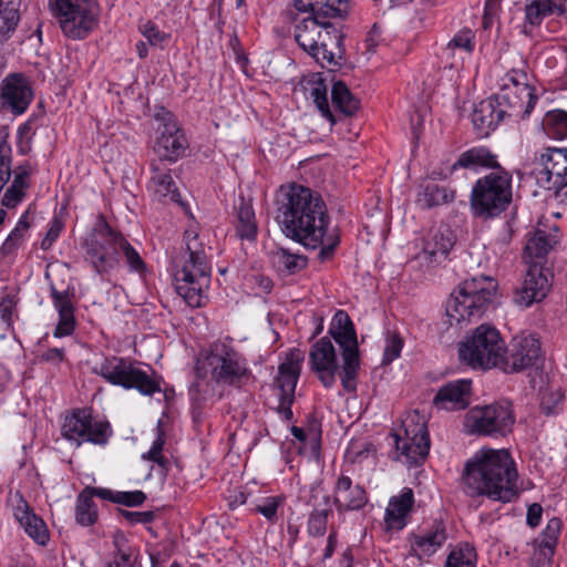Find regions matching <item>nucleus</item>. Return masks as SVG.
<instances>
[{
	"mask_svg": "<svg viewBox=\"0 0 567 567\" xmlns=\"http://www.w3.org/2000/svg\"><path fill=\"white\" fill-rule=\"evenodd\" d=\"M332 503L338 515H344L363 509L369 503V495L362 485L353 483L350 476L341 473L333 485Z\"/></svg>",
	"mask_w": 567,
	"mask_h": 567,
	"instance_id": "nucleus-21",
	"label": "nucleus"
},
{
	"mask_svg": "<svg viewBox=\"0 0 567 567\" xmlns=\"http://www.w3.org/2000/svg\"><path fill=\"white\" fill-rule=\"evenodd\" d=\"M285 499L282 495L261 497L255 505V512L264 516L270 524H275L278 522V509L284 506Z\"/></svg>",
	"mask_w": 567,
	"mask_h": 567,
	"instance_id": "nucleus-51",
	"label": "nucleus"
},
{
	"mask_svg": "<svg viewBox=\"0 0 567 567\" xmlns=\"http://www.w3.org/2000/svg\"><path fill=\"white\" fill-rule=\"evenodd\" d=\"M517 481L516 464L508 450L482 447L464 463L460 487L468 498L507 504L519 495Z\"/></svg>",
	"mask_w": 567,
	"mask_h": 567,
	"instance_id": "nucleus-2",
	"label": "nucleus"
},
{
	"mask_svg": "<svg viewBox=\"0 0 567 567\" xmlns=\"http://www.w3.org/2000/svg\"><path fill=\"white\" fill-rule=\"evenodd\" d=\"M122 515L131 524H146V523H151L154 519V513L151 511H147V512L123 511Z\"/></svg>",
	"mask_w": 567,
	"mask_h": 567,
	"instance_id": "nucleus-60",
	"label": "nucleus"
},
{
	"mask_svg": "<svg viewBox=\"0 0 567 567\" xmlns=\"http://www.w3.org/2000/svg\"><path fill=\"white\" fill-rule=\"evenodd\" d=\"M454 199V192L434 182H423L417 189L415 204L421 209H430Z\"/></svg>",
	"mask_w": 567,
	"mask_h": 567,
	"instance_id": "nucleus-42",
	"label": "nucleus"
},
{
	"mask_svg": "<svg viewBox=\"0 0 567 567\" xmlns=\"http://www.w3.org/2000/svg\"><path fill=\"white\" fill-rule=\"evenodd\" d=\"M50 297L59 316L53 336L55 338L71 336L76 327V320L74 316L75 309L72 301L73 295L68 290L59 291L54 286H51Z\"/></svg>",
	"mask_w": 567,
	"mask_h": 567,
	"instance_id": "nucleus-32",
	"label": "nucleus"
},
{
	"mask_svg": "<svg viewBox=\"0 0 567 567\" xmlns=\"http://www.w3.org/2000/svg\"><path fill=\"white\" fill-rule=\"evenodd\" d=\"M20 21L19 4L16 0H0V43L9 40Z\"/></svg>",
	"mask_w": 567,
	"mask_h": 567,
	"instance_id": "nucleus-44",
	"label": "nucleus"
},
{
	"mask_svg": "<svg viewBox=\"0 0 567 567\" xmlns=\"http://www.w3.org/2000/svg\"><path fill=\"white\" fill-rule=\"evenodd\" d=\"M303 359L305 355L299 349L290 350L284 362L279 364L278 375L272 384V391L278 400L275 410L285 421L293 419L291 406L295 402L296 386L300 378Z\"/></svg>",
	"mask_w": 567,
	"mask_h": 567,
	"instance_id": "nucleus-16",
	"label": "nucleus"
},
{
	"mask_svg": "<svg viewBox=\"0 0 567 567\" xmlns=\"http://www.w3.org/2000/svg\"><path fill=\"white\" fill-rule=\"evenodd\" d=\"M55 10L63 34L72 40L87 38L99 24L96 0H55Z\"/></svg>",
	"mask_w": 567,
	"mask_h": 567,
	"instance_id": "nucleus-12",
	"label": "nucleus"
},
{
	"mask_svg": "<svg viewBox=\"0 0 567 567\" xmlns=\"http://www.w3.org/2000/svg\"><path fill=\"white\" fill-rule=\"evenodd\" d=\"M40 360L58 367L65 360V351L63 348H49L41 353Z\"/></svg>",
	"mask_w": 567,
	"mask_h": 567,
	"instance_id": "nucleus-59",
	"label": "nucleus"
},
{
	"mask_svg": "<svg viewBox=\"0 0 567 567\" xmlns=\"http://www.w3.org/2000/svg\"><path fill=\"white\" fill-rule=\"evenodd\" d=\"M16 307V301L12 296L6 295L0 298V319L6 327V330H13L12 313Z\"/></svg>",
	"mask_w": 567,
	"mask_h": 567,
	"instance_id": "nucleus-56",
	"label": "nucleus"
},
{
	"mask_svg": "<svg viewBox=\"0 0 567 567\" xmlns=\"http://www.w3.org/2000/svg\"><path fill=\"white\" fill-rule=\"evenodd\" d=\"M542 126L545 134L554 140L567 138V112L555 109L546 112Z\"/></svg>",
	"mask_w": 567,
	"mask_h": 567,
	"instance_id": "nucleus-46",
	"label": "nucleus"
},
{
	"mask_svg": "<svg viewBox=\"0 0 567 567\" xmlns=\"http://www.w3.org/2000/svg\"><path fill=\"white\" fill-rule=\"evenodd\" d=\"M120 238H122V233L102 220L86 240L85 259L100 276L109 274L117 266L120 255L117 241Z\"/></svg>",
	"mask_w": 567,
	"mask_h": 567,
	"instance_id": "nucleus-15",
	"label": "nucleus"
},
{
	"mask_svg": "<svg viewBox=\"0 0 567 567\" xmlns=\"http://www.w3.org/2000/svg\"><path fill=\"white\" fill-rule=\"evenodd\" d=\"M458 353L470 367L486 370L504 362L507 348L499 331L483 323L461 342Z\"/></svg>",
	"mask_w": 567,
	"mask_h": 567,
	"instance_id": "nucleus-9",
	"label": "nucleus"
},
{
	"mask_svg": "<svg viewBox=\"0 0 567 567\" xmlns=\"http://www.w3.org/2000/svg\"><path fill=\"white\" fill-rule=\"evenodd\" d=\"M543 168L537 173V183L555 189L567 178V148L548 147L539 157Z\"/></svg>",
	"mask_w": 567,
	"mask_h": 567,
	"instance_id": "nucleus-26",
	"label": "nucleus"
},
{
	"mask_svg": "<svg viewBox=\"0 0 567 567\" xmlns=\"http://www.w3.org/2000/svg\"><path fill=\"white\" fill-rule=\"evenodd\" d=\"M561 526L563 523L557 517L548 520L545 529L532 544L533 554L530 556L529 567H551Z\"/></svg>",
	"mask_w": 567,
	"mask_h": 567,
	"instance_id": "nucleus-28",
	"label": "nucleus"
},
{
	"mask_svg": "<svg viewBox=\"0 0 567 567\" xmlns=\"http://www.w3.org/2000/svg\"><path fill=\"white\" fill-rule=\"evenodd\" d=\"M341 17L305 16L293 18V38L298 45L322 68L333 70L343 58V34L333 24Z\"/></svg>",
	"mask_w": 567,
	"mask_h": 567,
	"instance_id": "nucleus-4",
	"label": "nucleus"
},
{
	"mask_svg": "<svg viewBox=\"0 0 567 567\" xmlns=\"http://www.w3.org/2000/svg\"><path fill=\"white\" fill-rule=\"evenodd\" d=\"M234 208L236 215L235 228L237 236L241 240H256L258 226L251 200L239 197Z\"/></svg>",
	"mask_w": 567,
	"mask_h": 567,
	"instance_id": "nucleus-41",
	"label": "nucleus"
},
{
	"mask_svg": "<svg viewBox=\"0 0 567 567\" xmlns=\"http://www.w3.org/2000/svg\"><path fill=\"white\" fill-rule=\"evenodd\" d=\"M403 339L396 332H388L383 350L382 364H390L401 354Z\"/></svg>",
	"mask_w": 567,
	"mask_h": 567,
	"instance_id": "nucleus-55",
	"label": "nucleus"
},
{
	"mask_svg": "<svg viewBox=\"0 0 567 567\" xmlns=\"http://www.w3.org/2000/svg\"><path fill=\"white\" fill-rule=\"evenodd\" d=\"M392 460L412 466L422 464L427 457L431 447L430 435L424 416L417 411L405 415L401 427L392 433Z\"/></svg>",
	"mask_w": 567,
	"mask_h": 567,
	"instance_id": "nucleus-10",
	"label": "nucleus"
},
{
	"mask_svg": "<svg viewBox=\"0 0 567 567\" xmlns=\"http://www.w3.org/2000/svg\"><path fill=\"white\" fill-rule=\"evenodd\" d=\"M329 333L342 350V370L340 379L343 389L351 393L357 389V375L360 367L357 333L353 323L343 310L332 317Z\"/></svg>",
	"mask_w": 567,
	"mask_h": 567,
	"instance_id": "nucleus-11",
	"label": "nucleus"
},
{
	"mask_svg": "<svg viewBox=\"0 0 567 567\" xmlns=\"http://www.w3.org/2000/svg\"><path fill=\"white\" fill-rule=\"evenodd\" d=\"M549 288L547 271L538 261H534L529 265L522 286L516 290L515 302L520 307H530L535 302H540Z\"/></svg>",
	"mask_w": 567,
	"mask_h": 567,
	"instance_id": "nucleus-24",
	"label": "nucleus"
},
{
	"mask_svg": "<svg viewBox=\"0 0 567 567\" xmlns=\"http://www.w3.org/2000/svg\"><path fill=\"white\" fill-rule=\"evenodd\" d=\"M172 265L176 292L189 307H202L210 285L212 264L207 247L195 229L185 230L183 246Z\"/></svg>",
	"mask_w": 567,
	"mask_h": 567,
	"instance_id": "nucleus-3",
	"label": "nucleus"
},
{
	"mask_svg": "<svg viewBox=\"0 0 567 567\" xmlns=\"http://www.w3.org/2000/svg\"><path fill=\"white\" fill-rule=\"evenodd\" d=\"M337 543H338V532L334 527H331L330 533L327 538V545L323 550V559L324 560L332 557V555L336 550V547H337Z\"/></svg>",
	"mask_w": 567,
	"mask_h": 567,
	"instance_id": "nucleus-63",
	"label": "nucleus"
},
{
	"mask_svg": "<svg viewBox=\"0 0 567 567\" xmlns=\"http://www.w3.org/2000/svg\"><path fill=\"white\" fill-rule=\"evenodd\" d=\"M380 34V28L374 24L365 39L369 51H374L378 47Z\"/></svg>",
	"mask_w": 567,
	"mask_h": 567,
	"instance_id": "nucleus-64",
	"label": "nucleus"
},
{
	"mask_svg": "<svg viewBox=\"0 0 567 567\" xmlns=\"http://www.w3.org/2000/svg\"><path fill=\"white\" fill-rule=\"evenodd\" d=\"M499 163L497 161V155L494 154L486 146H473L464 152H462L453 163L451 169L456 171L458 168L471 169L477 172L480 169H496L499 167Z\"/></svg>",
	"mask_w": 567,
	"mask_h": 567,
	"instance_id": "nucleus-38",
	"label": "nucleus"
},
{
	"mask_svg": "<svg viewBox=\"0 0 567 567\" xmlns=\"http://www.w3.org/2000/svg\"><path fill=\"white\" fill-rule=\"evenodd\" d=\"M138 31L147 40L150 45L163 47L171 35L162 30L151 20L140 23Z\"/></svg>",
	"mask_w": 567,
	"mask_h": 567,
	"instance_id": "nucleus-54",
	"label": "nucleus"
},
{
	"mask_svg": "<svg viewBox=\"0 0 567 567\" xmlns=\"http://www.w3.org/2000/svg\"><path fill=\"white\" fill-rule=\"evenodd\" d=\"M543 353L540 342L534 334H522L513 338L508 355L505 354V370L518 372L528 368L537 367L542 361Z\"/></svg>",
	"mask_w": 567,
	"mask_h": 567,
	"instance_id": "nucleus-20",
	"label": "nucleus"
},
{
	"mask_svg": "<svg viewBox=\"0 0 567 567\" xmlns=\"http://www.w3.org/2000/svg\"><path fill=\"white\" fill-rule=\"evenodd\" d=\"M559 241V228L556 224H548L547 218H542L534 231L528 235L524 256L529 265L542 260Z\"/></svg>",
	"mask_w": 567,
	"mask_h": 567,
	"instance_id": "nucleus-23",
	"label": "nucleus"
},
{
	"mask_svg": "<svg viewBox=\"0 0 567 567\" xmlns=\"http://www.w3.org/2000/svg\"><path fill=\"white\" fill-rule=\"evenodd\" d=\"M156 430V439L153 441L151 449L142 455V458L146 461H152L159 465L161 467H166L168 462L167 458L162 454L163 447L166 442V435L164 430L159 425L157 426Z\"/></svg>",
	"mask_w": 567,
	"mask_h": 567,
	"instance_id": "nucleus-53",
	"label": "nucleus"
},
{
	"mask_svg": "<svg viewBox=\"0 0 567 567\" xmlns=\"http://www.w3.org/2000/svg\"><path fill=\"white\" fill-rule=\"evenodd\" d=\"M120 246V252L123 255L130 271L136 272L140 276L145 275L146 264L141 257L140 252L128 243V240L122 234V238L117 241Z\"/></svg>",
	"mask_w": 567,
	"mask_h": 567,
	"instance_id": "nucleus-52",
	"label": "nucleus"
},
{
	"mask_svg": "<svg viewBox=\"0 0 567 567\" xmlns=\"http://www.w3.org/2000/svg\"><path fill=\"white\" fill-rule=\"evenodd\" d=\"M112 434L111 424L107 421L94 420L87 409H74L64 416L61 425V435L76 446L84 442L105 445Z\"/></svg>",
	"mask_w": 567,
	"mask_h": 567,
	"instance_id": "nucleus-14",
	"label": "nucleus"
},
{
	"mask_svg": "<svg viewBox=\"0 0 567 567\" xmlns=\"http://www.w3.org/2000/svg\"><path fill=\"white\" fill-rule=\"evenodd\" d=\"M156 118L161 121V124L157 128L158 136L154 146L158 156V159L155 161L175 163L185 155L188 141L171 112L164 111L162 114H157Z\"/></svg>",
	"mask_w": 567,
	"mask_h": 567,
	"instance_id": "nucleus-18",
	"label": "nucleus"
},
{
	"mask_svg": "<svg viewBox=\"0 0 567 567\" xmlns=\"http://www.w3.org/2000/svg\"><path fill=\"white\" fill-rule=\"evenodd\" d=\"M311 369L318 374L324 388L330 389L336 383L339 363L333 343L328 337L316 341L309 352Z\"/></svg>",
	"mask_w": 567,
	"mask_h": 567,
	"instance_id": "nucleus-22",
	"label": "nucleus"
},
{
	"mask_svg": "<svg viewBox=\"0 0 567 567\" xmlns=\"http://www.w3.org/2000/svg\"><path fill=\"white\" fill-rule=\"evenodd\" d=\"M565 13L566 6L563 0H529L524 7L522 32L532 37L547 17L564 16Z\"/></svg>",
	"mask_w": 567,
	"mask_h": 567,
	"instance_id": "nucleus-30",
	"label": "nucleus"
},
{
	"mask_svg": "<svg viewBox=\"0 0 567 567\" xmlns=\"http://www.w3.org/2000/svg\"><path fill=\"white\" fill-rule=\"evenodd\" d=\"M116 546H118L116 544ZM135 558L130 547H117L113 558L104 567H132Z\"/></svg>",
	"mask_w": 567,
	"mask_h": 567,
	"instance_id": "nucleus-58",
	"label": "nucleus"
},
{
	"mask_svg": "<svg viewBox=\"0 0 567 567\" xmlns=\"http://www.w3.org/2000/svg\"><path fill=\"white\" fill-rule=\"evenodd\" d=\"M472 380L457 379L442 385L433 398L437 410L460 411L471 403Z\"/></svg>",
	"mask_w": 567,
	"mask_h": 567,
	"instance_id": "nucleus-27",
	"label": "nucleus"
},
{
	"mask_svg": "<svg viewBox=\"0 0 567 567\" xmlns=\"http://www.w3.org/2000/svg\"><path fill=\"white\" fill-rule=\"evenodd\" d=\"M274 259L280 270L288 274H296L307 266V258L300 254L290 252L288 249L279 248L274 252Z\"/></svg>",
	"mask_w": 567,
	"mask_h": 567,
	"instance_id": "nucleus-49",
	"label": "nucleus"
},
{
	"mask_svg": "<svg viewBox=\"0 0 567 567\" xmlns=\"http://www.w3.org/2000/svg\"><path fill=\"white\" fill-rule=\"evenodd\" d=\"M476 551L468 543L460 544L447 556L445 567H475Z\"/></svg>",
	"mask_w": 567,
	"mask_h": 567,
	"instance_id": "nucleus-50",
	"label": "nucleus"
},
{
	"mask_svg": "<svg viewBox=\"0 0 567 567\" xmlns=\"http://www.w3.org/2000/svg\"><path fill=\"white\" fill-rule=\"evenodd\" d=\"M62 229L63 223L56 217L52 218L49 223V229L41 241V248L43 250H49L59 238Z\"/></svg>",
	"mask_w": 567,
	"mask_h": 567,
	"instance_id": "nucleus-57",
	"label": "nucleus"
},
{
	"mask_svg": "<svg viewBox=\"0 0 567 567\" xmlns=\"http://www.w3.org/2000/svg\"><path fill=\"white\" fill-rule=\"evenodd\" d=\"M300 16L346 17L350 10L348 0H292Z\"/></svg>",
	"mask_w": 567,
	"mask_h": 567,
	"instance_id": "nucleus-37",
	"label": "nucleus"
},
{
	"mask_svg": "<svg viewBox=\"0 0 567 567\" xmlns=\"http://www.w3.org/2000/svg\"><path fill=\"white\" fill-rule=\"evenodd\" d=\"M276 220L282 233L308 249H320V261L330 259L340 236L330 229V216L322 197L300 184L280 186L276 197Z\"/></svg>",
	"mask_w": 567,
	"mask_h": 567,
	"instance_id": "nucleus-1",
	"label": "nucleus"
},
{
	"mask_svg": "<svg viewBox=\"0 0 567 567\" xmlns=\"http://www.w3.org/2000/svg\"><path fill=\"white\" fill-rule=\"evenodd\" d=\"M0 99L3 107L20 115L28 110L33 100V92L22 74H10L1 84Z\"/></svg>",
	"mask_w": 567,
	"mask_h": 567,
	"instance_id": "nucleus-25",
	"label": "nucleus"
},
{
	"mask_svg": "<svg viewBox=\"0 0 567 567\" xmlns=\"http://www.w3.org/2000/svg\"><path fill=\"white\" fill-rule=\"evenodd\" d=\"M475 50V32L470 28L458 30L442 51L443 56L451 60L453 68L471 56Z\"/></svg>",
	"mask_w": 567,
	"mask_h": 567,
	"instance_id": "nucleus-40",
	"label": "nucleus"
},
{
	"mask_svg": "<svg viewBox=\"0 0 567 567\" xmlns=\"http://www.w3.org/2000/svg\"><path fill=\"white\" fill-rule=\"evenodd\" d=\"M414 493L410 487H403L398 495L390 497L384 513V524L388 529H403L414 505Z\"/></svg>",
	"mask_w": 567,
	"mask_h": 567,
	"instance_id": "nucleus-34",
	"label": "nucleus"
},
{
	"mask_svg": "<svg viewBox=\"0 0 567 567\" xmlns=\"http://www.w3.org/2000/svg\"><path fill=\"white\" fill-rule=\"evenodd\" d=\"M332 105L343 115L351 116L359 110V100L353 96L348 86L339 81L331 89Z\"/></svg>",
	"mask_w": 567,
	"mask_h": 567,
	"instance_id": "nucleus-45",
	"label": "nucleus"
},
{
	"mask_svg": "<svg viewBox=\"0 0 567 567\" xmlns=\"http://www.w3.org/2000/svg\"><path fill=\"white\" fill-rule=\"evenodd\" d=\"M542 515L543 508L539 504L534 503L530 506H528L526 517L528 526H530L532 528L537 527L540 524Z\"/></svg>",
	"mask_w": 567,
	"mask_h": 567,
	"instance_id": "nucleus-62",
	"label": "nucleus"
},
{
	"mask_svg": "<svg viewBox=\"0 0 567 567\" xmlns=\"http://www.w3.org/2000/svg\"><path fill=\"white\" fill-rule=\"evenodd\" d=\"M522 117L529 116L537 103L535 87L529 84L528 74L524 70L512 69L499 80V91L494 94Z\"/></svg>",
	"mask_w": 567,
	"mask_h": 567,
	"instance_id": "nucleus-17",
	"label": "nucleus"
},
{
	"mask_svg": "<svg viewBox=\"0 0 567 567\" xmlns=\"http://www.w3.org/2000/svg\"><path fill=\"white\" fill-rule=\"evenodd\" d=\"M496 288L495 280L489 277L466 279L458 284L446 302L450 323L460 324L481 318L491 303Z\"/></svg>",
	"mask_w": 567,
	"mask_h": 567,
	"instance_id": "nucleus-6",
	"label": "nucleus"
},
{
	"mask_svg": "<svg viewBox=\"0 0 567 567\" xmlns=\"http://www.w3.org/2000/svg\"><path fill=\"white\" fill-rule=\"evenodd\" d=\"M100 489L102 487L87 486L78 495L74 516L79 525L89 527L97 522L99 512L93 498L99 497L97 491Z\"/></svg>",
	"mask_w": 567,
	"mask_h": 567,
	"instance_id": "nucleus-43",
	"label": "nucleus"
},
{
	"mask_svg": "<svg viewBox=\"0 0 567 567\" xmlns=\"http://www.w3.org/2000/svg\"><path fill=\"white\" fill-rule=\"evenodd\" d=\"M22 239L23 238L21 236H17L16 233L11 231L9 234V236L6 238V240L3 241V244L1 245L0 252L3 256L12 254L14 250L18 249Z\"/></svg>",
	"mask_w": 567,
	"mask_h": 567,
	"instance_id": "nucleus-61",
	"label": "nucleus"
},
{
	"mask_svg": "<svg viewBox=\"0 0 567 567\" xmlns=\"http://www.w3.org/2000/svg\"><path fill=\"white\" fill-rule=\"evenodd\" d=\"M151 178L147 189L159 200L181 203V194L172 177L171 169L162 162L150 164Z\"/></svg>",
	"mask_w": 567,
	"mask_h": 567,
	"instance_id": "nucleus-33",
	"label": "nucleus"
},
{
	"mask_svg": "<svg viewBox=\"0 0 567 567\" xmlns=\"http://www.w3.org/2000/svg\"><path fill=\"white\" fill-rule=\"evenodd\" d=\"M506 117L520 118L522 116L501 103L495 95L476 103L472 112L473 127L480 137L488 136Z\"/></svg>",
	"mask_w": 567,
	"mask_h": 567,
	"instance_id": "nucleus-19",
	"label": "nucleus"
},
{
	"mask_svg": "<svg viewBox=\"0 0 567 567\" xmlns=\"http://www.w3.org/2000/svg\"><path fill=\"white\" fill-rule=\"evenodd\" d=\"M19 501L14 506V518L24 533L39 546H47L50 542V532L43 518L34 513L28 502L17 495Z\"/></svg>",
	"mask_w": 567,
	"mask_h": 567,
	"instance_id": "nucleus-29",
	"label": "nucleus"
},
{
	"mask_svg": "<svg viewBox=\"0 0 567 567\" xmlns=\"http://www.w3.org/2000/svg\"><path fill=\"white\" fill-rule=\"evenodd\" d=\"M29 173L22 167H19V172H17L11 186L6 190L2 205L8 208L16 207L24 197L25 189L28 187L27 177Z\"/></svg>",
	"mask_w": 567,
	"mask_h": 567,
	"instance_id": "nucleus-48",
	"label": "nucleus"
},
{
	"mask_svg": "<svg viewBox=\"0 0 567 567\" xmlns=\"http://www.w3.org/2000/svg\"><path fill=\"white\" fill-rule=\"evenodd\" d=\"M218 384L241 386L251 377L246 359L226 342H215L205 360Z\"/></svg>",
	"mask_w": 567,
	"mask_h": 567,
	"instance_id": "nucleus-13",
	"label": "nucleus"
},
{
	"mask_svg": "<svg viewBox=\"0 0 567 567\" xmlns=\"http://www.w3.org/2000/svg\"><path fill=\"white\" fill-rule=\"evenodd\" d=\"M91 371L112 385L125 390L134 389L145 396H152L162 391V377L154 371L148 372L142 369L141 363L131 358L104 357L92 367Z\"/></svg>",
	"mask_w": 567,
	"mask_h": 567,
	"instance_id": "nucleus-5",
	"label": "nucleus"
},
{
	"mask_svg": "<svg viewBox=\"0 0 567 567\" xmlns=\"http://www.w3.org/2000/svg\"><path fill=\"white\" fill-rule=\"evenodd\" d=\"M97 493L99 498L101 499L130 507L140 506L146 499V495L142 491L116 492L110 488L102 487V489L97 491Z\"/></svg>",
	"mask_w": 567,
	"mask_h": 567,
	"instance_id": "nucleus-47",
	"label": "nucleus"
},
{
	"mask_svg": "<svg viewBox=\"0 0 567 567\" xmlns=\"http://www.w3.org/2000/svg\"><path fill=\"white\" fill-rule=\"evenodd\" d=\"M307 504L312 508L308 515L307 533L311 537H322L327 533L328 520L332 515L331 497L328 494L319 497L318 489L311 488Z\"/></svg>",
	"mask_w": 567,
	"mask_h": 567,
	"instance_id": "nucleus-31",
	"label": "nucleus"
},
{
	"mask_svg": "<svg viewBox=\"0 0 567 567\" xmlns=\"http://www.w3.org/2000/svg\"><path fill=\"white\" fill-rule=\"evenodd\" d=\"M512 174L502 166L478 178L471 192V207L476 216L495 217L512 202Z\"/></svg>",
	"mask_w": 567,
	"mask_h": 567,
	"instance_id": "nucleus-8",
	"label": "nucleus"
},
{
	"mask_svg": "<svg viewBox=\"0 0 567 567\" xmlns=\"http://www.w3.org/2000/svg\"><path fill=\"white\" fill-rule=\"evenodd\" d=\"M516 415L508 401L472 406L464 414L462 426L468 435L503 439L512 433Z\"/></svg>",
	"mask_w": 567,
	"mask_h": 567,
	"instance_id": "nucleus-7",
	"label": "nucleus"
},
{
	"mask_svg": "<svg viewBox=\"0 0 567 567\" xmlns=\"http://www.w3.org/2000/svg\"><path fill=\"white\" fill-rule=\"evenodd\" d=\"M453 245L452 231L446 226H441L429 233L420 257L429 264H440L446 259Z\"/></svg>",
	"mask_w": 567,
	"mask_h": 567,
	"instance_id": "nucleus-36",
	"label": "nucleus"
},
{
	"mask_svg": "<svg viewBox=\"0 0 567 567\" xmlns=\"http://www.w3.org/2000/svg\"><path fill=\"white\" fill-rule=\"evenodd\" d=\"M301 86L305 95L313 101L321 115L327 118L331 125H334L337 120L329 105L328 85L321 74L313 73L305 76L301 81Z\"/></svg>",
	"mask_w": 567,
	"mask_h": 567,
	"instance_id": "nucleus-39",
	"label": "nucleus"
},
{
	"mask_svg": "<svg viewBox=\"0 0 567 567\" xmlns=\"http://www.w3.org/2000/svg\"><path fill=\"white\" fill-rule=\"evenodd\" d=\"M408 540L411 556L419 560L429 559L446 542V532L443 526L437 525L433 529L421 534L411 533Z\"/></svg>",
	"mask_w": 567,
	"mask_h": 567,
	"instance_id": "nucleus-35",
	"label": "nucleus"
}]
</instances>
